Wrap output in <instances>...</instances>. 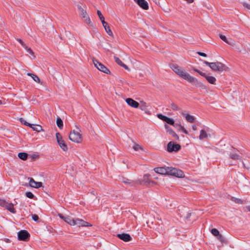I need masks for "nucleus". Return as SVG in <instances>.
Here are the masks:
<instances>
[{"instance_id":"nucleus-1","label":"nucleus","mask_w":250,"mask_h":250,"mask_svg":"<svg viewBox=\"0 0 250 250\" xmlns=\"http://www.w3.org/2000/svg\"><path fill=\"white\" fill-rule=\"evenodd\" d=\"M171 68L178 76L189 83H193L194 84H202L201 83L199 82L197 79L191 76L187 72L183 67L178 65L173 64Z\"/></svg>"},{"instance_id":"nucleus-2","label":"nucleus","mask_w":250,"mask_h":250,"mask_svg":"<svg viewBox=\"0 0 250 250\" xmlns=\"http://www.w3.org/2000/svg\"><path fill=\"white\" fill-rule=\"evenodd\" d=\"M204 63L207 66H209L212 71L215 72H222L224 71H227L228 69V67L227 66L219 62H209L204 61Z\"/></svg>"},{"instance_id":"nucleus-3","label":"nucleus","mask_w":250,"mask_h":250,"mask_svg":"<svg viewBox=\"0 0 250 250\" xmlns=\"http://www.w3.org/2000/svg\"><path fill=\"white\" fill-rule=\"evenodd\" d=\"M81 131L80 128H77V130H73L71 131L69 138L73 142L80 144L82 142V135L81 133Z\"/></svg>"},{"instance_id":"nucleus-4","label":"nucleus","mask_w":250,"mask_h":250,"mask_svg":"<svg viewBox=\"0 0 250 250\" xmlns=\"http://www.w3.org/2000/svg\"><path fill=\"white\" fill-rule=\"evenodd\" d=\"M193 71L199 74L201 76L204 77L206 79L207 81L210 84L215 85L216 83V79L212 76L207 75L206 73L202 72L199 70L193 68Z\"/></svg>"},{"instance_id":"nucleus-5","label":"nucleus","mask_w":250,"mask_h":250,"mask_svg":"<svg viewBox=\"0 0 250 250\" xmlns=\"http://www.w3.org/2000/svg\"><path fill=\"white\" fill-rule=\"evenodd\" d=\"M167 175L180 178H184L185 176L184 172L182 170L171 167H169Z\"/></svg>"},{"instance_id":"nucleus-6","label":"nucleus","mask_w":250,"mask_h":250,"mask_svg":"<svg viewBox=\"0 0 250 250\" xmlns=\"http://www.w3.org/2000/svg\"><path fill=\"white\" fill-rule=\"evenodd\" d=\"M92 62L94 66L100 71L105 73V74H110V71L109 70L105 67L103 64L99 62L95 58H93Z\"/></svg>"},{"instance_id":"nucleus-7","label":"nucleus","mask_w":250,"mask_h":250,"mask_svg":"<svg viewBox=\"0 0 250 250\" xmlns=\"http://www.w3.org/2000/svg\"><path fill=\"white\" fill-rule=\"evenodd\" d=\"M56 137L57 141L60 147L62 149L63 151L65 152L67 151L68 150V147L64 141L63 140L61 134L58 132L56 134Z\"/></svg>"},{"instance_id":"nucleus-8","label":"nucleus","mask_w":250,"mask_h":250,"mask_svg":"<svg viewBox=\"0 0 250 250\" xmlns=\"http://www.w3.org/2000/svg\"><path fill=\"white\" fill-rule=\"evenodd\" d=\"M181 148L180 145L175 144L173 142H170L168 143L167 146V150L169 152L178 151Z\"/></svg>"},{"instance_id":"nucleus-9","label":"nucleus","mask_w":250,"mask_h":250,"mask_svg":"<svg viewBox=\"0 0 250 250\" xmlns=\"http://www.w3.org/2000/svg\"><path fill=\"white\" fill-rule=\"evenodd\" d=\"M18 239L21 241H26L30 236L29 233L25 230H21L18 233Z\"/></svg>"},{"instance_id":"nucleus-10","label":"nucleus","mask_w":250,"mask_h":250,"mask_svg":"<svg viewBox=\"0 0 250 250\" xmlns=\"http://www.w3.org/2000/svg\"><path fill=\"white\" fill-rule=\"evenodd\" d=\"M74 226L76 225L79 227L92 226V225L88 223L87 222H86L80 218L74 219Z\"/></svg>"},{"instance_id":"nucleus-11","label":"nucleus","mask_w":250,"mask_h":250,"mask_svg":"<svg viewBox=\"0 0 250 250\" xmlns=\"http://www.w3.org/2000/svg\"><path fill=\"white\" fill-rule=\"evenodd\" d=\"M125 101L129 106L132 108H137L139 107L140 104L132 98H126Z\"/></svg>"},{"instance_id":"nucleus-12","label":"nucleus","mask_w":250,"mask_h":250,"mask_svg":"<svg viewBox=\"0 0 250 250\" xmlns=\"http://www.w3.org/2000/svg\"><path fill=\"white\" fill-rule=\"evenodd\" d=\"M157 117L160 120L166 122L168 124L174 125V121L172 118H168L166 116H164L161 114H159L157 115Z\"/></svg>"},{"instance_id":"nucleus-13","label":"nucleus","mask_w":250,"mask_h":250,"mask_svg":"<svg viewBox=\"0 0 250 250\" xmlns=\"http://www.w3.org/2000/svg\"><path fill=\"white\" fill-rule=\"evenodd\" d=\"M169 167H158L154 168V170L157 173L161 175H167Z\"/></svg>"},{"instance_id":"nucleus-14","label":"nucleus","mask_w":250,"mask_h":250,"mask_svg":"<svg viewBox=\"0 0 250 250\" xmlns=\"http://www.w3.org/2000/svg\"><path fill=\"white\" fill-rule=\"evenodd\" d=\"M29 184L31 187L36 188H38L42 187V182H36L32 178H29Z\"/></svg>"},{"instance_id":"nucleus-15","label":"nucleus","mask_w":250,"mask_h":250,"mask_svg":"<svg viewBox=\"0 0 250 250\" xmlns=\"http://www.w3.org/2000/svg\"><path fill=\"white\" fill-rule=\"evenodd\" d=\"M138 5L142 9L147 10L148 8L147 2L145 0H134Z\"/></svg>"},{"instance_id":"nucleus-16","label":"nucleus","mask_w":250,"mask_h":250,"mask_svg":"<svg viewBox=\"0 0 250 250\" xmlns=\"http://www.w3.org/2000/svg\"><path fill=\"white\" fill-rule=\"evenodd\" d=\"M2 207H5L8 211L12 213H16V210L14 208V205L12 203H8L4 201V204Z\"/></svg>"},{"instance_id":"nucleus-17","label":"nucleus","mask_w":250,"mask_h":250,"mask_svg":"<svg viewBox=\"0 0 250 250\" xmlns=\"http://www.w3.org/2000/svg\"><path fill=\"white\" fill-rule=\"evenodd\" d=\"M117 237L125 242H128L131 239L130 235L127 233L118 234H117Z\"/></svg>"},{"instance_id":"nucleus-18","label":"nucleus","mask_w":250,"mask_h":250,"mask_svg":"<svg viewBox=\"0 0 250 250\" xmlns=\"http://www.w3.org/2000/svg\"><path fill=\"white\" fill-rule=\"evenodd\" d=\"M210 136V135L208 134L204 129H201L200 131L199 139L200 140H202L204 139H207Z\"/></svg>"},{"instance_id":"nucleus-19","label":"nucleus","mask_w":250,"mask_h":250,"mask_svg":"<svg viewBox=\"0 0 250 250\" xmlns=\"http://www.w3.org/2000/svg\"><path fill=\"white\" fill-rule=\"evenodd\" d=\"M140 104V105L139 107L141 110L144 111L145 112V113H146L148 114H150V113H149V111L148 110L147 106L146 103V102H145L143 101H141Z\"/></svg>"},{"instance_id":"nucleus-20","label":"nucleus","mask_w":250,"mask_h":250,"mask_svg":"<svg viewBox=\"0 0 250 250\" xmlns=\"http://www.w3.org/2000/svg\"><path fill=\"white\" fill-rule=\"evenodd\" d=\"M122 182L130 187L134 186L136 184L135 181L125 178L122 179Z\"/></svg>"},{"instance_id":"nucleus-21","label":"nucleus","mask_w":250,"mask_h":250,"mask_svg":"<svg viewBox=\"0 0 250 250\" xmlns=\"http://www.w3.org/2000/svg\"><path fill=\"white\" fill-rule=\"evenodd\" d=\"M114 60H115V62L118 65L123 67L125 70H126L127 71H130V69L128 68V67L126 65L124 64L119 58L115 56Z\"/></svg>"},{"instance_id":"nucleus-22","label":"nucleus","mask_w":250,"mask_h":250,"mask_svg":"<svg viewBox=\"0 0 250 250\" xmlns=\"http://www.w3.org/2000/svg\"><path fill=\"white\" fill-rule=\"evenodd\" d=\"M27 75L31 77V78L33 79V80L36 83L42 84V83L39 77L36 75V74H33V73H28Z\"/></svg>"},{"instance_id":"nucleus-23","label":"nucleus","mask_w":250,"mask_h":250,"mask_svg":"<svg viewBox=\"0 0 250 250\" xmlns=\"http://www.w3.org/2000/svg\"><path fill=\"white\" fill-rule=\"evenodd\" d=\"M165 127L166 129L167 130V132H168L170 134H171L173 137L176 138L177 139H178V140L179 139L178 136L168 125H165Z\"/></svg>"},{"instance_id":"nucleus-24","label":"nucleus","mask_w":250,"mask_h":250,"mask_svg":"<svg viewBox=\"0 0 250 250\" xmlns=\"http://www.w3.org/2000/svg\"><path fill=\"white\" fill-rule=\"evenodd\" d=\"M30 127L37 132H40L42 130V126L39 125L31 124Z\"/></svg>"},{"instance_id":"nucleus-25","label":"nucleus","mask_w":250,"mask_h":250,"mask_svg":"<svg viewBox=\"0 0 250 250\" xmlns=\"http://www.w3.org/2000/svg\"><path fill=\"white\" fill-rule=\"evenodd\" d=\"M64 221L70 226H74V218L69 216H65V218H64Z\"/></svg>"},{"instance_id":"nucleus-26","label":"nucleus","mask_w":250,"mask_h":250,"mask_svg":"<svg viewBox=\"0 0 250 250\" xmlns=\"http://www.w3.org/2000/svg\"><path fill=\"white\" fill-rule=\"evenodd\" d=\"M149 176L150 175L147 174L144 175L143 179L139 181V183L141 184L142 183L144 182L145 184H148L149 181H150L149 179Z\"/></svg>"},{"instance_id":"nucleus-27","label":"nucleus","mask_w":250,"mask_h":250,"mask_svg":"<svg viewBox=\"0 0 250 250\" xmlns=\"http://www.w3.org/2000/svg\"><path fill=\"white\" fill-rule=\"evenodd\" d=\"M186 119L188 122L191 123H194L195 121V118L193 116L189 114L186 115Z\"/></svg>"},{"instance_id":"nucleus-28","label":"nucleus","mask_w":250,"mask_h":250,"mask_svg":"<svg viewBox=\"0 0 250 250\" xmlns=\"http://www.w3.org/2000/svg\"><path fill=\"white\" fill-rule=\"evenodd\" d=\"M231 201L239 204H244V201L243 200L234 197L231 198Z\"/></svg>"},{"instance_id":"nucleus-29","label":"nucleus","mask_w":250,"mask_h":250,"mask_svg":"<svg viewBox=\"0 0 250 250\" xmlns=\"http://www.w3.org/2000/svg\"><path fill=\"white\" fill-rule=\"evenodd\" d=\"M28 154L25 152H20L18 154V157L22 160H26L27 158Z\"/></svg>"},{"instance_id":"nucleus-30","label":"nucleus","mask_w":250,"mask_h":250,"mask_svg":"<svg viewBox=\"0 0 250 250\" xmlns=\"http://www.w3.org/2000/svg\"><path fill=\"white\" fill-rule=\"evenodd\" d=\"M132 147L135 151H138L139 150H144L143 147L141 146L136 143L134 144Z\"/></svg>"},{"instance_id":"nucleus-31","label":"nucleus","mask_w":250,"mask_h":250,"mask_svg":"<svg viewBox=\"0 0 250 250\" xmlns=\"http://www.w3.org/2000/svg\"><path fill=\"white\" fill-rule=\"evenodd\" d=\"M78 10L80 15H83L85 14H87L85 9H84L81 5H78Z\"/></svg>"},{"instance_id":"nucleus-32","label":"nucleus","mask_w":250,"mask_h":250,"mask_svg":"<svg viewBox=\"0 0 250 250\" xmlns=\"http://www.w3.org/2000/svg\"><path fill=\"white\" fill-rule=\"evenodd\" d=\"M83 21L87 24H89L90 26H93V24L91 22V20L89 17H83Z\"/></svg>"},{"instance_id":"nucleus-33","label":"nucleus","mask_w":250,"mask_h":250,"mask_svg":"<svg viewBox=\"0 0 250 250\" xmlns=\"http://www.w3.org/2000/svg\"><path fill=\"white\" fill-rule=\"evenodd\" d=\"M100 20L101 21H102V22L103 23V25L105 30L106 28L109 27V26L108 25V23L104 21V17H100Z\"/></svg>"},{"instance_id":"nucleus-34","label":"nucleus","mask_w":250,"mask_h":250,"mask_svg":"<svg viewBox=\"0 0 250 250\" xmlns=\"http://www.w3.org/2000/svg\"><path fill=\"white\" fill-rule=\"evenodd\" d=\"M23 48L27 51V52L33 56V59L35 58L34 53L30 48L28 47L26 45Z\"/></svg>"},{"instance_id":"nucleus-35","label":"nucleus","mask_w":250,"mask_h":250,"mask_svg":"<svg viewBox=\"0 0 250 250\" xmlns=\"http://www.w3.org/2000/svg\"><path fill=\"white\" fill-rule=\"evenodd\" d=\"M230 157L235 160H240L241 157L240 156H239L238 154L236 153H230Z\"/></svg>"},{"instance_id":"nucleus-36","label":"nucleus","mask_w":250,"mask_h":250,"mask_svg":"<svg viewBox=\"0 0 250 250\" xmlns=\"http://www.w3.org/2000/svg\"><path fill=\"white\" fill-rule=\"evenodd\" d=\"M56 123L57 126L60 128H62L63 126V122L60 118H58L57 119Z\"/></svg>"},{"instance_id":"nucleus-37","label":"nucleus","mask_w":250,"mask_h":250,"mask_svg":"<svg viewBox=\"0 0 250 250\" xmlns=\"http://www.w3.org/2000/svg\"><path fill=\"white\" fill-rule=\"evenodd\" d=\"M176 125L178 127V129L182 130L186 134H188V131L185 128V127L180 124H176Z\"/></svg>"},{"instance_id":"nucleus-38","label":"nucleus","mask_w":250,"mask_h":250,"mask_svg":"<svg viewBox=\"0 0 250 250\" xmlns=\"http://www.w3.org/2000/svg\"><path fill=\"white\" fill-rule=\"evenodd\" d=\"M219 37L221 40H222L224 42H225L227 43H228L229 44H232V43L231 42H229L227 40V39L225 36L222 35H220Z\"/></svg>"},{"instance_id":"nucleus-39","label":"nucleus","mask_w":250,"mask_h":250,"mask_svg":"<svg viewBox=\"0 0 250 250\" xmlns=\"http://www.w3.org/2000/svg\"><path fill=\"white\" fill-rule=\"evenodd\" d=\"M211 232L215 236H218L220 234L218 230L215 228L211 229Z\"/></svg>"},{"instance_id":"nucleus-40","label":"nucleus","mask_w":250,"mask_h":250,"mask_svg":"<svg viewBox=\"0 0 250 250\" xmlns=\"http://www.w3.org/2000/svg\"><path fill=\"white\" fill-rule=\"evenodd\" d=\"M20 122L24 124V125H26V126H28L30 127V126L31 125V124H29L28 123V122H27L25 120H24L23 118H20Z\"/></svg>"},{"instance_id":"nucleus-41","label":"nucleus","mask_w":250,"mask_h":250,"mask_svg":"<svg viewBox=\"0 0 250 250\" xmlns=\"http://www.w3.org/2000/svg\"><path fill=\"white\" fill-rule=\"evenodd\" d=\"M218 239L222 243H225L226 240L224 237L221 234H219L217 237Z\"/></svg>"},{"instance_id":"nucleus-42","label":"nucleus","mask_w":250,"mask_h":250,"mask_svg":"<svg viewBox=\"0 0 250 250\" xmlns=\"http://www.w3.org/2000/svg\"><path fill=\"white\" fill-rule=\"evenodd\" d=\"M25 195L27 197L30 198V199H32L34 197V195L33 194V193L32 192H31L30 191L26 192L25 193Z\"/></svg>"},{"instance_id":"nucleus-43","label":"nucleus","mask_w":250,"mask_h":250,"mask_svg":"<svg viewBox=\"0 0 250 250\" xmlns=\"http://www.w3.org/2000/svg\"><path fill=\"white\" fill-rule=\"evenodd\" d=\"M105 31L106 33L109 35L110 36L113 37V34L112 33V31L110 29V27L107 28L105 29Z\"/></svg>"},{"instance_id":"nucleus-44","label":"nucleus","mask_w":250,"mask_h":250,"mask_svg":"<svg viewBox=\"0 0 250 250\" xmlns=\"http://www.w3.org/2000/svg\"><path fill=\"white\" fill-rule=\"evenodd\" d=\"M171 108L174 110H178L179 109L178 106L176 104H175L173 103L171 104Z\"/></svg>"},{"instance_id":"nucleus-45","label":"nucleus","mask_w":250,"mask_h":250,"mask_svg":"<svg viewBox=\"0 0 250 250\" xmlns=\"http://www.w3.org/2000/svg\"><path fill=\"white\" fill-rule=\"evenodd\" d=\"M32 219L35 221H37L39 219L38 216L36 214L33 215Z\"/></svg>"},{"instance_id":"nucleus-46","label":"nucleus","mask_w":250,"mask_h":250,"mask_svg":"<svg viewBox=\"0 0 250 250\" xmlns=\"http://www.w3.org/2000/svg\"><path fill=\"white\" fill-rule=\"evenodd\" d=\"M17 41L20 42V43L22 45L23 47H25L26 44L22 42L21 39H18Z\"/></svg>"},{"instance_id":"nucleus-47","label":"nucleus","mask_w":250,"mask_h":250,"mask_svg":"<svg viewBox=\"0 0 250 250\" xmlns=\"http://www.w3.org/2000/svg\"><path fill=\"white\" fill-rule=\"evenodd\" d=\"M147 184L151 186H152L153 185H156V183L150 180V181H149V182Z\"/></svg>"},{"instance_id":"nucleus-48","label":"nucleus","mask_w":250,"mask_h":250,"mask_svg":"<svg viewBox=\"0 0 250 250\" xmlns=\"http://www.w3.org/2000/svg\"><path fill=\"white\" fill-rule=\"evenodd\" d=\"M197 53L201 56H202V57H207V55L206 54H205V53H203V52H198Z\"/></svg>"},{"instance_id":"nucleus-49","label":"nucleus","mask_w":250,"mask_h":250,"mask_svg":"<svg viewBox=\"0 0 250 250\" xmlns=\"http://www.w3.org/2000/svg\"><path fill=\"white\" fill-rule=\"evenodd\" d=\"M58 216L61 218V219H63L64 220V218H65V216H64L61 213L58 214Z\"/></svg>"},{"instance_id":"nucleus-50","label":"nucleus","mask_w":250,"mask_h":250,"mask_svg":"<svg viewBox=\"0 0 250 250\" xmlns=\"http://www.w3.org/2000/svg\"><path fill=\"white\" fill-rule=\"evenodd\" d=\"M192 128L193 130L195 131L197 130V126L195 125H192Z\"/></svg>"},{"instance_id":"nucleus-51","label":"nucleus","mask_w":250,"mask_h":250,"mask_svg":"<svg viewBox=\"0 0 250 250\" xmlns=\"http://www.w3.org/2000/svg\"><path fill=\"white\" fill-rule=\"evenodd\" d=\"M4 200H2L0 199V206H2L4 204Z\"/></svg>"},{"instance_id":"nucleus-52","label":"nucleus","mask_w":250,"mask_h":250,"mask_svg":"<svg viewBox=\"0 0 250 250\" xmlns=\"http://www.w3.org/2000/svg\"><path fill=\"white\" fill-rule=\"evenodd\" d=\"M98 16H103L100 10L97 11Z\"/></svg>"},{"instance_id":"nucleus-53","label":"nucleus","mask_w":250,"mask_h":250,"mask_svg":"<svg viewBox=\"0 0 250 250\" xmlns=\"http://www.w3.org/2000/svg\"><path fill=\"white\" fill-rule=\"evenodd\" d=\"M181 114L186 118V115H187L188 114H186L185 112H182Z\"/></svg>"},{"instance_id":"nucleus-54","label":"nucleus","mask_w":250,"mask_h":250,"mask_svg":"<svg viewBox=\"0 0 250 250\" xmlns=\"http://www.w3.org/2000/svg\"><path fill=\"white\" fill-rule=\"evenodd\" d=\"M246 208L248 211H250V206H247Z\"/></svg>"},{"instance_id":"nucleus-55","label":"nucleus","mask_w":250,"mask_h":250,"mask_svg":"<svg viewBox=\"0 0 250 250\" xmlns=\"http://www.w3.org/2000/svg\"><path fill=\"white\" fill-rule=\"evenodd\" d=\"M247 7L248 9H250V5H247Z\"/></svg>"},{"instance_id":"nucleus-56","label":"nucleus","mask_w":250,"mask_h":250,"mask_svg":"<svg viewBox=\"0 0 250 250\" xmlns=\"http://www.w3.org/2000/svg\"><path fill=\"white\" fill-rule=\"evenodd\" d=\"M2 104V102L1 100H0V104Z\"/></svg>"}]
</instances>
